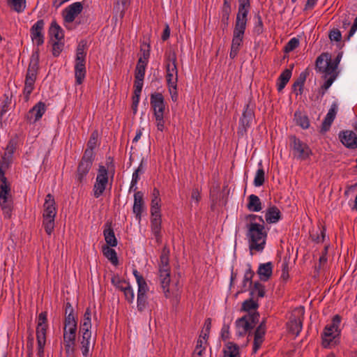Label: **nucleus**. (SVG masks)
Wrapping results in <instances>:
<instances>
[{"label": "nucleus", "mask_w": 357, "mask_h": 357, "mask_svg": "<svg viewBox=\"0 0 357 357\" xmlns=\"http://www.w3.org/2000/svg\"><path fill=\"white\" fill-rule=\"evenodd\" d=\"M340 60L337 57L332 61L330 54L327 52L321 53L315 61V70L322 74V78L325 79L321 86L319 93L324 96L326 91L331 87L333 82L339 75L337 70Z\"/></svg>", "instance_id": "obj_1"}, {"label": "nucleus", "mask_w": 357, "mask_h": 357, "mask_svg": "<svg viewBox=\"0 0 357 357\" xmlns=\"http://www.w3.org/2000/svg\"><path fill=\"white\" fill-rule=\"evenodd\" d=\"M246 228L250 250L261 252L264 248L267 236L264 225L258 222L247 223Z\"/></svg>", "instance_id": "obj_2"}, {"label": "nucleus", "mask_w": 357, "mask_h": 357, "mask_svg": "<svg viewBox=\"0 0 357 357\" xmlns=\"http://www.w3.org/2000/svg\"><path fill=\"white\" fill-rule=\"evenodd\" d=\"M169 250L164 247L159 263V280L161 288L166 298L170 296L169 284H170V266H169Z\"/></svg>", "instance_id": "obj_3"}, {"label": "nucleus", "mask_w": 357, "mask_h": 357, "mask_svg": "<svg viewBox=\"0 0 357 357\" xmlns=\"http://www.w3.org/2000/svg\"><path fill=\"white\" fill-rule=\"evenodd\" d=\"M86 44V43L84 40H81L78 44L76 50V56L74 66L75 79L76 85L82 84L84 82L86 75V52L85 51Z\"/></svg>", "instance_id": "obj_4"}, {"label": "nucleus", "mask_w": 357, "mask_h": 357, "mask_svg": "<svg viewBox=\"0 0 357 357\" xmlns=\"http://www.w3.org/2000/svg\"><path fill=\"white\" fill-rule=\"evenodd\" d=\"M259 314L257 312H249L238 319L235 322L236 336L241 337L245 336L247 334L250 336L252 331L259 321Z\"/></svg>", "instance_id": "obj_5"}, {"label": "nucleus", "mask_w": 357, "mask_h": 357, "mask_svg": "<svg viewBox=\"0 0 357 357\" xmlns=\"http://www.w3.org/2000/svg\"><path fill=\"white\" fill-rule=\"evenodd\" d=\"M47 313L42 312L38 318V324L36 326V340H37V356L38 357H44V348L46 344V333L47 329Z\"/></svg>", "instance_id": "obj_6"}, {"label": "nucleus", "mask_w": 357, "mask_h": 357, "mask_svg": "<svg viewBox=\"0 0 357 357\" xmlns=\"http://www.w3.org/2000/svg\"><path fill=\"white\" fill-rule=\"evenodd\" d=\"M289 148L294 158L306 160L312 155L310 147L295 135L289 137Z\"/></svg>", "instance_id": "obj_7"}, {"label": "nucleus", "mask_w": 357, "mask_h": 357, "mask_svg": "<svg viewBox=\"0 0 357 357\" xmlns=\"http://www.w3.org/2000/svg\"><path fill=\"white\" fill-rule=\"evenodd\" d=\"M166 81L168 86H175L178 82L177 58L174 52H168L165 54Z\"/></svg>", "instance_id": "obj_8"}, {"label": "nucleus", "mask_w": 357, "mask_h": 357, "mask_svg": "<svg viewBox=\"0 0 357 357\" xmlns=\"http://www.w3.org/2000/svg\"><path fill=\"white\" fill-rule=\"evenodd\" d=\"M109 182L108 170L103 165H100L96 181L93 186V193L95 198H99L104 193Z\"/></svg>", "instance_id": "obj_9"}, {"label": "nucleus", "mask_w": 357, "mask_h": 357, "mask_svg": "<svg viewBox=\"0 0 357 357\" xmlns=\"http://www.w3.org/2000/svg\"><path fill=\"white\" fill-rule=\"evenodd\" d=\"M254 119V109L250 107L249 104H246L244 107L242 116L239 120V126L237 130V134L239 137L246 135L248 129L251 127Z\"/></svg>", "instance_id": "obj_10"}, {"label": "nucleus", "mask_w": 357, "mask_h": 357, "mask_svg": "<svg viewBox=\"0 0 357 357\" xmlns=\"http://www.w3.org/2000/svg\"><path fill=\"white\" fill-rule=\"evenodd\" d=\"M77 326L63 327V344L66 355L72 356L75 352V345Z\"/></svg>", "instance_id": "obj_11"}, {"label": "nucleus", "mask_w": 357, "mask_h": 357, "mask_svg": "<svg viewBox=\"0 0 357 357\" xmlns=\"http://www.w3.org/2000/svg\"><path fill=\"white\" fill-rule=\"evenodd\" d=\"M44 20H38L30 29L31 38L37 46H40L44 43Z\"/></svg>", "instance_id": "obj_12"}, {"label": "nucleus", "mask_w": 357, "mask_h": 357, "mask_svg": "<svg viewBox=\"0 0 357 357\" xmlns=\"http://www.w3.org/2000/svg\"><path fill=\"white\" fill-rule=\"evenodd\" d=\"M151 107L153 111V115H164L165 112V101L163 95L159 92H155L150 96Z\"/></svg>", "instance_id": "obj_13"}, {"label": "nucleus", "mask_w": 357, "mask_h": 357, "mask_svg": "<svg viewBox=\"0 0 357 357\" xmlns=\"http://www.w3.org/2000/svg\"><path fill=\"white\" fill-rule=\"evenodd\" d=\"M244 33L245 31L234 29L231 50L229 52V57L231 59H234L237 56L238 52L243 45Z\"/></svg>", "instance_id": "obj_14"}, {"label": "nucleus", "mask_w": 357, "mask_h": 357, "mask_svg": "<svg viewBox=\"0 0 357 357\" xmlns=\"http://www.w3.org/2000/svg\"><path fill=\"white\" fill-rule=\"evenodd\" d=\"M83 4L82 2H75L67 6L63 11L64 21L68 23L73 22L76 17L82 13Z\"/></svg>", "instance_id": "obj_15"}, {"label": "nucleus", "mask_w": 357, "mask_h": 357, "mask_svg": "<svg viewBox=\"0 0 357 357\" xmlns=\"http://www.w3.org/2000/svg\"><path fill=\"white\" fill-rule=\"evenodd\" d=\"M45 111V104L40 101L29 111L26 119L30 123H35L42 118Z\"/></svg>", "instance_id": "obj_16"}, {"label": "nucleus", "mask_w": 357, "mask_h": 357, "mask_svg": "<svg viewBox=\"0 0 357 357\" xmlns=\"http://www.w3.org/2000/svg\"><path fill=\"white\" fill-rule=\"evenodd\" d=\"M250 7L245 6H239L238 8V13L236 14L234 29L245 31L248 22V15L249 13Z\"/></svg>", "instance_id": "obj_17"}, {"label": "nucleus", "mask_w": 357, "mask_h": 357, "mask_svg": "<svg viewBox=\"0 0 357 357\" xmlns=\"http://www.w3.org/2000/svg\"><path fill=\"white\" fill-rule=\"evenodd\" d=\"M339 138L344 146L349 149L357 148V136L351 130H344L339 133Z\"/></svg>", "instance_id": "obj_18"}, {"label": "nucleus", "mask_w": 357, "mask_h": 357, "mask_svg": "<svg viewBox=\"0 0 357 357\" xmlns=\"http://www.w3.org/2000/svg\"><path fill=\"white\" fill-rule=\"evenodd\" d=\"M43 217L55 218L57 213L54 196L49 193L46 195L43 204Z\"/></svg>", "instance_id": "obj_19"}, {"label": "nucleus", "mask_w": 357, "mask_h": 357, "mask_svg": "<svg viewBox=\"0 0 357 357\" xmlns=\"http://www.w3.org/2000/svg\"><path fill=\"white\" fill-rule=\"evenodd\" d=\"M266 321L263 320L260 324L257 327L254 334V342H253V352L256 353L261 347L264 340V335L266 333Z\"/></svg>", "instance_id": "obj_20"}, {"label": "nucleus", "mask_w": 357, "mask_h": 357, "mask_svg": "<svg viewBox=\"0 0 357 357\" xmlns=\"http://www.w3.org/2000/svg\"><path fill=\"white\" fill-rule=\"evenodd\" d=\"M144 194L142 191H137L134 195L132 212L139 222L141 221L142 213L144 211Z\"/></svg>", "instance_id": "obj_21"}, {"label": "nucleus", "mask_w": 357, "mask_h": 357, "mask_svg": "<svg viewBox=\"0 0 357 357\" xmlns=\"http://www.w3.org/2000/svg\"><path fill=\"white\" fill-rule=\"evenodd\" d=\"M38 70V59L36 60H31L26 75L24 85L35 86V82L37 77Z\"/></svg>", "instance_id": "obj_22"}, {"label": "nucleus", "mask_w": 357, "mask_h": 357, "mask_svg": "<svg viewBox=\"0 0 357 357\" xmlns=\"http://www.w3.org/2000/svg\"><path fill=\"white\" fill-rule=\"evenodd\" d=\"M303 317L292 314L287 322V328L289 333L298 336L303 328Z\"/></svg>", "instance_id": "obj_23"}, {"label": "nucleus", "mask_w": 357, "mask_h": 357, "mask_svg": "<svg viewBox=\"0 0 357 357\" xmlns=\"http://www.w3.org/2000/svg\"><path fill=\"white\" fill-rule=\"evenodd\" d=\"M321 337L324 348H332L340 343V335H336L335 333L322 332Z\"/></svg>", "instance_id": "obj_24"}, {"label": "nucleus", "mask_w": 357, "mask_h": 357, "mask_svg": "<svg viewBox=\"0 0 357 357\" xmlns=\"http://www.w3.org/2000/svg\"><path fill=\"white\" fill-rule=\"evenodd\" d=\"M337 110H338L337 104L335 102H333L326 116H325V118L322 122L321 129L323 130L327 131L329 130L332 123L333 122V121L336 116Z\"/></svg>", "instance_id": "obj_25"}, {"label": "nucleus", "mask_w": 357, "mask_h": 357, "mask_svg": "<svg viewBox=\"0 0 357 357\" xmlns=\"http://www.w3.org/2000/svg\"><path fill=\"white\" fill-rule=\"evenodd\" d=\"M273 268V266L271 261L259 265L257 273L259 275L261 281L266 282L271 278Z\"/></svg>", "instance_id": "obj_26"}, {"label": "nucleus", "mask_w": 357, "mask_h": 357, "mask_svg": "<svg viewBox=\"0 0 357 357\" xmlns=\"http://www.w3.org/2000/svg\"><path fill=\"white\" fill-rule=\"evenodd\" d=\"M132 274L136 279L138 286L137 295H147V293L149 291V287L146 280L136 268H133Z\"/></svg>", "instance_id": "obj_27"}, {"label": "nucleus", "mask_w": 357, "mask_h": 357, "mask_svg": "<svg viewBox=\"0 0 357 357\" xmlns=\"http://www.w3.org/2000/svg\"><path fill=\"white\" fill-rule=\"evenodd\" d=\"M282 218V214L276 206H271L265 213V219L268 224L278 222Z\"/></svg>", "instance_id": "obj_28"}, {"label": "nucleus", "mask_w": 357, "mask_h": 357, "mask_svg": "<svg viewBox=\"0 0 357 357\" xmlns=\"http://www.w3.org/2000/svg\"><path fill=\"white\" fill-rule=\"evenodd\" d=\"M341 320L342 318L339 314L335 315L331 320V323L324 327L323 332L335 333L336 335H340L341 329L340 328V326Z\"/></svg>", "instance_id": "obj_29"}, {"label": "nucleus", "mask_w": 357, "mask_h": 357, "mask_svg": "<svg viewBox=\"0 0 357 357\" xmlns=\"http://www.w3.org/2000/svg\"><path fill=\"white\" fill-rule=\"evenodd\" d=\"M92 163H90L87 161H84L82 160L78 164L77 174H76V179L78 182L82 183L84 178L86 176L89 172L90 171Z\"/></svg>", "instance_id": "obj_30"}, {"label": "nucleus", "mask_w": 357, "mask_h": 357, "mask_svg": "<svg viewBox=\"0 0 357 357\" xmlns=\"http://www.w3.org/2000/svg\"><path fill=\"white\" fill-rule=\"evenodd\" d=\"M48 33L51 38L52 39L54 38L56 40L55 41L63 40V30L58 24L56 20H53L51 22Z\"/></svg>", "instance_id": "obj_31"}, {"label": "nucleus", "mask_w": 357, "mask_h": 357, "mask_svg": "<svg viewBox=\"0 0 357 357\" xmlns=\"http://www.w3.org/2000/svg\"><path fill=\"white\" fill-rule=\"evenodd\" d=\"M105 240L108 245L107 246L116 247L117 245V239L115 236L114 231L111 227L110 223L105 225V228L103 231Z\"/></svg>", "instance_id": "obj_32"}, {"label": "nucleus", "mask_w": 357, "mask_h": 357, "mask_svg": "<svg viewBox=\"0 0 357 357\" xmlns=\"http://www.w3.org/2000/svg\"><path fill=\"white\" fill-rule=\"evenodd\" d=\"M161 223V218H151V231L154 235L155 241L158 243H160L162 241Z\"/></svg>", "instance_id": "obj_33"}, {"label": "nucleus", "mask_w": 357, "mask_h": 357, "mask_svg": "<svg viewBox=\"0 0 357 357\" xmlns=\"http://www.w3.org/2000/svg\"><path fill=\"white\" fill-rule=\"evenodd\" d=\"M247 208L252 212H259L262 209V204L260 199L255 195H250L248 197Z\"/></svg>", "instance_id": "obj_34"}, {"label": "nucleus", "mask_w": 357, "mask_h": 357, "mask_svg": "<svg viewBox=\"0 0 357 357\" xmlns=\"http://www.w3.org/2000/svg\"><path fill=\"white\" fill-rule=\"evenodd\" d=\"M250 294L252 298H263L266 294L265 286L257 281L250 288Z\"/></svg>", "instance_id": "obj_35"}, {"label": "nucleus", "mask_w": 357, "mask_h": 357, "mask_svg": "<svg viewBox=\"0 0 357 357\" xmlns=\"http://www.w3.org/2000/svg\"><path fill=\"white\" fill-rule=\"evenodd\" d=\"M291 69H285L280 75L277 83V89L279 92L282 91L285 87L291 77Z\"/></svg>", "instance_id": "obj_36"}, {"label": "nucleus", "mask_w": 357, "mask_h": 357, "mask_svg": "<svg viewBox=\"0 0 357 357\" xmlns=\"http://www.w3.org/2000/svg\"><path fill=\"white\" fill-rule=\"evenodd\" d=\"M91 335L80 334L79 336V342L80 343V349L82 355L84 357H88L89 355V347Z\"/></svg>", "instance_id": "obj_37"}, {"label": "nucleus", "mask_w": 357, "mask_h": 357, "mask_svg": "<svg viewBox=\"0 0 357 357\" xmlns=\"http://www.w3.org/2000/svg\"><path fill=\"white\" fill-rule=\"evenodd\" d=\"M223 352V357H240L238 345L231 342L225 345Z\"/></svg>", "instance_id": "obj_38"}, {"label": "nucleus", "mask_w": 357, "mask_h": 357, "mask_svg": "<svg viewBox=\"0 0 357 357\" xmlns=\"http://www.w3.org/2000/svg\"><path fill=\"white\" fill-rule=\"evenodd\" d=\"M247 270L245 272L243 280V288L241 292L247 291V285L249 284V288L254 284L252 282V278L255 275V272L252 270V266L250 264H247Z\"/></svg>", "instance_id": "obj_39"}, {"label": "nucleus", "mask_w": 357, "mask_h": 357, "mask_svg": "<svg viewBox=\"0 0 357 357\" xmlns=\"http://www.w3.org/2000/svg\"><path fill=\"white\" fill-rule=\"evenodd\" d=\"M294 120L297 126L303 129H307L310 127V121L307 115L302 114L300 111L294 113Z\"/></svg>", "instance_id": "obj_40"}, {"label": "nucleus", "mask_w": 357, "mask_h": 357, "mask_svg": "<svg viewBox=\"0 0 357 357\" xmlns=\"http://www.w3.org/2000/svg\"><path fill=\"white\" fill-rule=\"evenodd\" d=\"M102 252L104 256L107 258L112 264L116 266L119 264L117 254L114 249L109 248V246H103Z\"/></svg>", "instance_id": "obj_41"}, {"label": "nucleus", "mask_w": 357, "mask_h": 357, "mask_svg": "<svg viewBox=\"0 0 357 357\" xmlns=\"http://www.w3.org/2000/svg\"><path fill=\"white\" fill-rule=\"evenodd\" d=\"M258 165L259 168L256 172L253 181V184L255 187H259L262 185L265 181V172L262 167L261 162H259Z\"/></svg>", "instance_id": "obj_42"}, {"label": "nucleus", "mask_w": 357, "mask_h": 357, "mask_svg": "<svg viewBox=\"0 0 357 357\" xmlns=\"http://www.w3.org/2000/svg\"><path fill=\"white\" fill-rule=\"evenodd\" d=\"M0 206L5 218H10L11 217L12 212V202L8 201V197L4 199H0Z\"/></svg>", "instance_id": "obj_43"}, {"label": "nucleus", "mask_w": 357, "mask_h": 357, "mask_svg": "<svg viewBox=\"0 0 357 357\" xmlns=\"http://www.w3.org/2000/svg\"><path fill=\"white\" fill-rule=\"evenodd\" d=\"M121 291L123 292L126 300L129 303H132L135 300V293L130 282H128L124 287H121Z\"/></svg>", "instance_id": "obj_44"}, {"label": "nucleus", "mask_w": 357, "mask_h": 357, "mask_svg": "<svg viewBox=\"0 0 357 357\" xmlns=\"http://www.w3.org/2000/svg\"><path fill=\"white\" fill-rule=\"evenodd\" d=\"M43 226L47 235L50 236L55 227V218L43 217Z\"/></svg>", "instance_id": "obj_45"}, {"label": "nucleus", "mask_w": 357, "mask_h": 357, "mask_svg": "<svg viewBox=\"0 0 357 357\" xmlns=\"http://www.w3.org/2000/svg\"><path fill=\"white\" fill-rule=\"evenodd\" d=\"M310 237L316 243H323L326 237V228L324 227H319L315 233L310 234Z\"/></svg>", "instance_id": "obj_46"}, {"label": "nucleus", "mask_w": 357, "mask_h": 357, "mask_svg": "<svg viewBox=\"0 0 357 357\" xmlns=\"http://www.w3.org/2000/svg\"><path fill=\"white\" fill-rule=\"evenodd\" d=\"M255 298L251 296L250 298L244 301L242 303L241 310L245 312H250L252 310H257L259 304L257 301H254Z\"/></svg>", "instance_id": "obj_47"}, {"label": "nucleus", "mask_w": 357, "mask_h": 357, "mask_svg": "<svg viewBox=\"0 0 357 357\" xmlns=\"http://www.w3.org/2000/svg\"><path fill=\"white\" fill-rule=\"evenodd\" d=\"M8 3L17 13H22L26 7V0H8Z\"/></svg>", "instance_id": "obj_48"}, {"label": "nucleus", "mask_w": 357, "mask_h": 357, "mask_svg": "<svg viewBox=\"0 0 357 357\" xmlns=\"http://www.w3.org/2000/svg\"><path fill=\"white\" fill-rule=\"evenodd\" d=\"M309 75V73L307 70H305V71L301 73L299 75L298 78L296 81V85H298V91L296 93V95H301L303 93V86L305 84V82L306 80V78L307 75Z\"/></svg>", "instance_id": "obj_49"}, {"label": "nucleus", "mask_w": 357, "mask_h": 357, "mask_svg": "<svg viewBox=\"0 0 357 357\" xmlns=\"http://www.w3.org/2000/svg\"><path fill=\"white\" fill-rule=\"evenodd\" d=\"M256 22L253 27V33L259 36L264 31V24L261 17L259 13L255 15Z\"/></svg>", "instance_id": "obj_50"}, {"label": "nucleus", "mask_w": 357, "mask_h": 357, "mask_svg": "<svg viewBox=\"0 0 357 357\" xmlns=\"http://www.w3.org/2000/svg\"><path fill=\"white\" fill-rule=\"evenodd\" d=\"M147 295H137V307L139 312H143L148 305Z\"/></svg>", "instance_id": "obj_51"}, {"label": "nucleus", "mask_w": 357, "mask_h": 357, "mask_svg": "<svg viewBox=\"0 0 357 357\" xmlns=\"http://www.w3.org/2000/svg\"><path fill=\"white\" fill-rule=\"evenodd\" d=\"M211 328V319L207 318L205 320L204 328L202 331V333L200 334V337H202L203 340L206 341V340L208 338L210 331Z\"/></svg>", "instance_id": "obj_52"}, {"label": "nucleus", "mask_w": 357, "mask_h": 357, "mask_svg": "<svg viewBox=\"0 0 357 357\" xmlns=\"http://www.w3.org/2000/svg\"><path fill=\"white\" fill-rule=\"evenodd\" d=\"M299 40L296 38H291L284 47V52L289 53L294 50L299 45Z\"/></svg>", "instance_id": "obj_53"}, {"label": "nucleus", "mask_w": 357, "mask_h": 357, "mask_svg": "<svg viewBox=\"0 0 357 357\" xmlns=\"http://www.w3.org/2000/svg\"><path fill=\"white\" fill-rule=\"evenodd\" d=\"M15 150V146L13 141H10L7 145L6 151L4 152L3 159V160H10L14 153Z\"/></svg>", "instance_id": "obj_54"}, {"label": "nucleus", "mask_w": 357, "mask_h": 357, "mask_svg": "<svg viewBox=\"0 0 357 357\" xmlns=\"http://www.w3.org/2000/svg\"><path fill=\"white\" fill-rule=\"evenodd\" d=\"M64 43L62 40H56L52 43V54L54 56L57 57L59 56L63 50Z\"/></svg>", "instance_id": "obj_55"}, {"label": "nucleus", "mask_w": 357, "mask_h": 357, "mask_svg": "<svg viewBox=\"0 0 357 357\" xmlns=\"http://www.w3.org/2000/svg\"><path fill=\"white\" fill-rule=\"evenodd\" d=\"M10 188L9 183L6 181L0 183V199L8 197L10 194Z\"/></svg>", "instance_id": "obj_56"}, {"label": "nucleus", "mask_w": 357, "mask_h": 357, "mask_svg": "<svg viewBox=\"0 0 357 357\" xmlns=\"http://www.w3.org/2000/svg\"><path fill=\"white\" fill-rule=\"evenodd\" d=\"M94 158H95L94 150L86 148L84 152V154H83L81 160H82L84 161H87V162L93 164Z\"/></svg>", "instance_id": "obj_57"}, {"label": "nucleus", "mask_w": 357, "mask_h": 357, "mask_svg": "<svg viewBox=\"0 0 357 357\" xmlns=\"http://www.w3.org/2000/svg\"><path fill=\"white\" fill-rule=\"evenodd\" d=\"M98 137V132L97 131L93 132L90 136V138H89L88 142H87L86 148L94 150L97 146Z\"/></svg>", "instance_id": "obj_58"}, {"label": "nucleus", "mask_w": 357, "mask_h": 357, "mask_svg": "<svg viewBox=\"0 0 357 357\" xmlns=\"http://www.w3.org/2000/svg\"><path fill=\"white\" fill-rule=\"evenodd\" d=\"M64 326H77V319L75 314H65Z\"/></svg>", "instance_id": "obj_59"}, {"label": "nucleus", "mask_w": 357, "mask_h": 357, "mask_svg": "<svg viewBox=\"0 0 357 357\" xmlns=\"http://www.w3.org/2000/svg\"><path fill=\"white\" fill-rule=\"evenodd\" d=\"M143 82L144 79L135 78L134 95H137V96H140L143 88Z\"/></svg>", "instance_id": "obj_60"}, {"label": "nucleus", "mask_w": 357, "mask_h": 357, "mask_svg": "<svg viewBox=\"0 0 357 357\" xmlns=\"http://www.w3.org/2000/svg\"><path fill=\"white\" fill-rule=\"evenodd\" d=\"M161 199L160 197V191L158 188H154L151 192V204L160 205Z\"/></svg>", "instance_id": "obj_61"}, {"label": "nucleus", "mask_w": 357, "mask_h": 357, "mask_svg": "<svg viewBox=\"0 0 357 357\" xmlns=\"http://www.w3.org/2000/svg\"><path fill=\"white\" fill-rule=\"evenodd\" d=\"M150 45L149 43H143L141 46V52L142 56L140 57L144 59L145 60H149L150 56Z\"/></svg>", "instance_id": "obj_62"}, {"label": "nucleus", "mask_w": 357, "mask_h": 357, "mask_svg": "<svg viewBox=\"0 0 357 357\" xmlns=\"http://www.w3.org/2000/svg\"><path fill=\"white\" fill-rule=\"evenodd\" d=\"M146 66L137 65L135 70V78L144 79Z\"/></svg>", "instance_id": "obj_63"}, {"label": "nucleus", "mask_w": 357, "mask_h": 357, "mask_svg": "<svg viewBox=\"0 0 357 357\" xmlns=\"http://www.w3.org/2000/svg\"><path fill=\"white\" fill-rule=\"evenodd\" d=\"M155 119V125L158 131L162 132L165 129L164 115L154 116Z\"/></svg>", "instance_id": "obj_64"}]
</instances>
